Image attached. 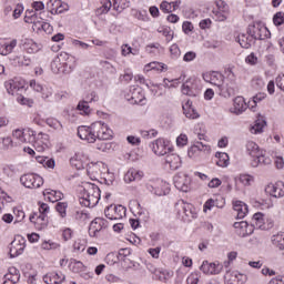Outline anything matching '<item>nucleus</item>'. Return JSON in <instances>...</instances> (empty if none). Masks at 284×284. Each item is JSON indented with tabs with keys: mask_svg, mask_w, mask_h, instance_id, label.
<instances>
[{
	"mask_svg": "<svg viewBox=\"0 0 284 284\" xmlns=\"http://www.w3.org/2000/svg\"><path fill=\"white\" fill-rule=\"evenodd\" d=\"M227 72V80L230 82L226 83L225 75L219 71H207L202 75L205 83H211V85L217 88L220 97H224V99L234 97V94H236V75H234L232 70H229Z\"/></svg>",
	"mask_w": 284,
	"mask_h": 284,
	"instance_id": "1",
	"label": "nucleus"
},
{
	"mask_svg": "<svg viewBox=\"0 0 284 284\" xmlns=\"http://www.w3.org/2000/svg\"><path fill=\"white\" fill-rule=\"evenodd\" d=\"M78 199L82 207H97L101 201V189L94 183L84 182L78 186Z\"/></svg>",
	"mask_w": 284,
	"mask_h": 284,
	"instance_id": "2",
	"label": "nucleus"
},
{
	"mask_svg": "<svg viewBox=\"0 0 284 284\" xmlns=\"http://www.w3.org/2000/svg\"><path fill=\"white\" fill-rule=\"evenodd\" d=\"M77 68V58L70 53L61 52L51 61L53 74H71Z\"/></svg>",
	"mask_w": 284,
	"mask_h": 284,
	"instance_id": "3",
	"label": "nucleus"
},
{
	"mask_svg": "<svg viewBox=\"0 0 284 284\" xmlns=\"http://www.w3.org/2000/svg\"><path fill=\"white\" fill-rule=\"evenodd\" d=\"M246 151L250 156L253 158L251 165L252 168H258L260 165H270L272 163V159L265 155V151L258 148V144L254 141H248L246 143Z\"/></svg>",
	"mask_w": 284,
	"mask_h": 284,
	"instance_id": "4",
	"label": "nucleus"
},
{
	"mask_svg": "<svg viewBox=\"0 0 284 284\" xmlns=\"http://www.w3.org/2000/svg\"><path fill=\"white\" fill-rule=\"evenodd\" d=\"M145 187L148 192L155 196H165L170 194V183L163 180H150L146 182Z\"/></svg>",
	"mask_w": 284,
	"mask_h": 284,
	"instance_id": "5",
	"label": "nucleus"
},
{
	"mask_svg": "<svg viewBox=\"0 0 284 284\" xmlns=\"http://www.w3.org/2000/svg\"><path fill=\"white\" fill-rule=\"evenodd\" d=\"M124 99L131 103V105H145V94L140 87H130L124 91Z\"/></svg>",
	"mask_w": 284,
	"mask_h": 284,
	"instance_id": "6",
	"label": "nucleus"
},
{
	"mask_svg": "<svg viewBox=\"0 0 284 284\" xmlns=\"http://www.w3.org/2000/svg\"><path fill=\"white\" fill-rule=\"evenodd\" d=\"M247 34L252 37L255 41H264V39H270L272 33L270 32V29L265 27L262 22H253L248 26Z\"/></svg>",
	"mask_w": 284,
	"mask_h": 284,
	"instance_id": "7",
	"label": "nucleus"
},
{
	"mask_svg": "<svg viewBox=\"0 0 284 284\" xmlns=\"http://www.w3.org/2000/svg\"><path fill=\"white\" fill-rule=\"evenodd\" d=\"M108 172V165L105 163L99 162H91L87 166V174L90 176L91 181H99L103 174Z\"/></svg>",
	"mask_w": 284,
	"mask_h": 284,
	"instance_id": "8",
	"label": "nucleus"
},
{
	"mask_svg": "<svg viewBox=\"0 0 284 284\" xmlns=\"http://www.w3.org/2000/svg\"><path fill=\"white\" fill-rule=\"evenodd\" d=\"M29 143L33 145L36 152H45L50 145V135L43 132L37 134V131H34V135H32Z\"/></svg>",
	"mask_w": 284,
	"mask_h": 284,
	"instance_id": "9",
	"label": "nucleus"
},
{
	"mask_svg": "<svg viewBox=\"0 0 284 284\" xmlns=\"http://www.w3.org/2000/svg\"><path fill=\"white\" fill-rule=\"evenodd\" d=\"M175 207L182 219H186V221H192V219H196V209L191 203L179 200L175 204Z\"/></svg>",
	"mask_w": 284,
	"mask_h": 284,
	"instance_id": "10",
	"label": "nucleus"
},
{
	"mask_svg": "<svg viewBox=\"0 0 284 284\" xmlns=\"http://www.w3.org/2000/svg\"><path fill=\"white\" fill-rule=\"evenodd\" d=\"M93 130L95 131V139L100 141H110L112 139V129L103 121L93 122Z\"/></svg>",
	"mask_w": 284,
	"mask_h": 284,
	"instance_id": "11",
	"label": "nucleus"
},
{
	"mask_svg": "<svg viewBox=\"0 0 284 284\" xmlns=\"http://www.w3.org/2000/svg\"><path fill=\"white\" fill-rule=\"evenodd\" d=\"M174 186L180 192H190L192 185V178L185 172H179L173 178Z\"/></svg>",
	"mask_w": 284,
	"mask_h": 284,
	"instance_id": "12",
	"label": "nucleus"
},
{
	"mask_svg": "<svg viewBox=\"0 0 284 284\" xmlns=\"http://www.w3.org/2000/svg\"><path fill=\"white\" fill-rule=\"evenodd\" d=\"M200 271L206 276H216L223 272V264L205 260L200 265Z\"/></svg>",
	"mask_w": 284,
	"mask_h": 284,
	"instance_id": "13",
	"label": "nucleus"
},
{
	"mask_svg": "<svg viewBox=\"0 0 284 284\" xmlns=\"http://www.w3.org/2000/svg\"><path fill=\"white\" fill-rule=\"evenodd\" d=\"M152 151L158 156H168L169 153L172 152V144H170V141L159 138L155 140L152 144Z\"/></svg>",
	"mask_w": 284,
	"mask_h": 284,
	"instance_id": "14",
	"label": "nucleus"
},
{
	"mask_svg": "<svg viewBox=\"0 0 284 284\" xmlns=\"http://www.w3.org/2000/svg\"><path fill=\"white\" fill-rule=\"evenodd\" d=\"M20 183L24 187H29L30 190H37L43 185V178L37 174H24L20 178Z\"/></svg>",
	"mask_w": 284,
	"mask_h": 284,
	"instance_id": "15",
	"label": "nucleus"
},
{
	"mask_svg": "<svg viewBox=\"0 0 284 284\" xmlns=\"http://www.w3.org/2000/svg\"><path fill=\"white\" fill-rule=\"evenodd\" d=\"M78 136L82 141H87V143H95L97 142V131H94V123L91 125H82L78 128Z\"/></svg>",
	"mask_w": 284,
	"mask_h": 284,
	"instance_id": "16",
	"label": "nucleus"
},
{
	"mask_svg": "<svg viewBox=\"0 0 284 284\" xmlns=\"http://www.w3.org/2000/svg\"><path fill=\"white\" fill-rule=\"evenodd\" d=\"M4 88L8 94L14 97L17 92H21L26 88V80L21 78H13L4 82Z\"/></svg>",
	"mask_w": 284,
	"mask_h": 284,
	"instance_id": "17",
	"label": "nucleus"
},
{
	"mask_svg": "<svg viewBox=\"0 0 284 284\" xmlns=\"http://www.w3.org/2000/svg\"><path fill=\"white\" fill-rule=\"evenodd\" d=\"M126 209L123 205H110L106 206L104 210L105 216L109 219V221H120V219H123L125 216Z\"/></svg>",
	"mask_w": 284,
	"mask_h": 284,
	"instance_id": "18",
	"label": "nucleus"
},
{
	"mask_svg": "<svg viewBox=\"0 0 284 284\" xmlns=\"http://www.w3.org/2000/svg\"><path fill=\"white\" fill-rule=\"evenodd\" d=\"M24 22L26 23H32V30L33 32H41L43 28V18L37 17V13H34L33 10H27L26 11V17H24Z\"/></svg>",
	"mask_w": 284,
	"mask_h": 284,
	"instance_id": "19",
	"label": "nucleus"
},
{
	"mask_svg": "<svg viewBox=\"0 0 284 284\" xmlns=\"http://www.w3.org/2000/svg\"><path fill=\"white\" fill-rule=\"evenodd\" d=\"M264 192L268 194L270 196H273L274 199H283L284 196V183L283 182H276V183H268Z\"/></svg>",
	"mask_w": 284,
	"mask_h": 284,
	"instance_id": "20",
	"label": "nucleus"
},
{
	"mask_svg": "<svg viewBox=\"0 0 284 284\" xmlns=\"http://www.w3.org/2000/svg\"><path fill=\"white\" fill-rule=\"evenodd\" d=\"M247 108H250L252 110V105H248L247 102H245V98L244 97H236L233 100V105L230 109L231 114H236V116L243 114V112H245V110H247Z\"/></svg>",
	"mask_w": 284,
	"mask_h": 284,
	"instance_id": "21",
	"label": "nucleus"
},
{
	"mask_svg": "<svg viewBox=\"0 0 284 284\" xmlns=\"http://www.w3.org/2000/svg\"><path fill=\"white\" fill-rule=\"evenodd\" d=\"M13 139L19 143H30L32 141V136H34V130L27 128V129H18L13 131Z\"/></svg>",
	"mask_w": 284,
	"mask_h": 284,
	"instance_id": "22",
	"label": "nucleus"
},
{
	"mask_svg": "<svg viewBox=\"0 0 284 284\" xmlns=\"http://www.w3.org/2000/svg\"><path fill=\"white\" fill-rule=\"evenodd\" d=\"M106 227L108 220L103 217H95L89 226V235L93 237L98 236L99 232H101V230H105Z\"/></svg>",
	"mask_w": 284,
	"mask_h": 284,
	"instance_id": "23",
	"label": "nucleus"
},
{
	"mask_svg": "<svg viewBox=\"0 0 284 284\" xmlns=\"http://www.w3.org/2000/svg\"><path fill=\"white\" fill-rule=\"evenodd\" d=\"M30 223H33L36 230H47L48 229V215L32 213L29 217Z\"/></svg>",
	"mask_w": 284,
	"mask_h": 284,
	"instance_id": "24",
	"label": "nucleus"
},
{
	"mask_svg": "<svg viewBox=\"0 0 284 284\" xmlns=\"http://www.w3.org/2000/svg\"><path fill=\"white\" fill-rule=\"evenodd\" d=\"M24 250H26V240L23 237L13 240L11 242V247H10L11 258H17V256H21Z\"/></svg>",
	"mask_w": 284,
	"mask_h": 284,
	"instance_id": "25",
	"label": "nucleus"
},
{
	"mask_svg": "<svg viewBox=\"0 0 284 284\" xmlns=\"http://www.w3.org/2000/svg\"><path fill=\"white\" fill-rule=\"evenodd\" d=\"M225 284H243L245 283V274H241L239 271H227L224 274Z\"/></svg>",
	"mask_w": 284,
	"mask_h": 284,
	"instance_id": "26",
	"label": "nucleus"
},
{
	"mask_svg": "<svg viewBox=\"0 0 284 284\" xmlns=\"http://www.w3.org/2000/svg\"><path fill=\"white\" fill-rule=\"evenodd\" d=\"M233 227L235 229V233L237 236H241L242 239H245V236H250L252 232H254V229L247 224L246 221L235 222L233 224Z\"/></svg>",
	"mask_w": 284,
	"mask_h": 284,
	"instance_id": "27",
	"label": "nucleus"
},
{
	"mask_svg": "<svg viewBox=\"0 0 284 284\" xmlns=\"http://www.w3.org/2000/svg\"><path fill=\"white\" fill-rule=\"evenodd\" d=\"M182 94L186 97H199V85L194 80H187L182 84Z\"/></svg>",
	"mask_w": 284,
	"mask_h": 284,
	"instance_id": "28",
	"label": "nucleus"
},
{
	"mask_svg": "<svg viewBox=\"0 0 284 284\" xmlns=\"http://www.w3.org/2000/svg\"><path fill=\"white\" fill-rule=\"evenodd\" d=\"M210 146L203 144V142H196L195 144L191 145L187 150V155L190 159H196V156L201 155V152H209Z\"/></svg>",
	"mask_w": 284,
	"mask_h": 284,
	"instance_id": "29",
	"label": "nucleus"
},
{
	"mask_svg": "<svg viewBox=\"0 0 284 284\" xmlns=\"http://www.w3.org/2000/svg\"><path fill=\"white\" fill-rule=\"evenodd\" d=\"M43 281L45 284H61L65 281V275L61 272H51L43 276Z\"/></svg>",
	"mask_w": 284,
	"mask_h": 284,
	"instance_id": "30",
	"label": "nucleus"
},
{
	"mask_svg": "<svg viewBox=\"0 0 284 284\" xmlns=\"http://www.w3.org/2000/svg\"><path fill=\"white\" fill-rule=\"evenodd\" d=\"M230 8L225 2L217 3V9L213 10L215 21H225L227 19V12Z\"/></svg>",
	"mask_w": 284,
	"mask_h": 284,
	"instance_id": "31",
	"label": "nucleus"
},
{
	"mask_svg": "<svg viewBox=\"0 0 284 284\" xmlns=\"http://www.w3.org/2000/svg\"><path fill=\"white\" fill-rule=\"evenodd\" d=\"M20 45L24 52H28V54H34L36 52H39V44H37V42L30 38L22 39Z\"/></svg>",
	"mask_w": 284,
	"mask_h": 284,
	"instance_id": "32",
	"label": "nucleus"
},
{
	"mask_svg": "<svg viewBox=\"0 0 284 284\" xmlns=\"http://www.w3.org/2000/svg\"><path fill=\"white\" fill-rule=\"evenodd\" d=\"M233 210L234 212H236L237 219H243L244 216H247V213L250 212L247 204L240 200L233 202Z\"/></svg>",
	"mask_w": 284,
	"mask_h": 284,
	"instance_id": "33",
	"label": "nucleus"
},
{
	"mask_svg": "<svg viewBox=\"0 0 284 284\" xmlns=\"http://www.w3.org/2000/svg\"><path fill=\"white\" fill-rule=\"evenodd\" d=\"M265 125H267L265 116L258 115L254 124L251 126V134H263Z\"/></svg>",
	"mask_w": 284,
	"mask_h": 284,
	"instance_id": "34",
	"label": "nucleus"
},
{
	"mask_svg": "<svg viewBox=\"0 0 284 284\" xmlns=\"http://www.w3.org/2000/svg\"><path fill=\"white\" fill-rule=\"evenodd\" d=\"M165 164L169 165L171 170H179V168H181V156L176 153H169L165 156Z\"/></svg>",
	"mask_w": 284,
	"mask_h": 284,
	"instance_id": "35",
	"label": "nucleus"
},
{
	"mask_svg": "<svg viewBox=\"0 0 284 284\" xmlns=\"http://www.w3.org/2000/svg\"><path fill=\"white\" fill-rule=\"evenodd\" d=\"M17 48V39L11 41L0 42V54L2 57H8V54H12V50Z\"/></svg>",
	"mask_w": 284,
	"mask_h": 284,
	"instance_id": "36",
	"label": "nucleus"
},
{
	"mask_svg": "<svg viewBox=\"0 0 284 284\" xmlns=\"http://www.w3.org/2000/svg\"><path fill=\"white\" fill-rule=\"evenodd\" d=\"M145 52H148V54H152V57H159L165 52V48L159 42H153L145 47Z\"/></svg>",
	"mask_w": 284,
	"mask_h": 284,
	"instance_id": "37",
	"label": "nucleus"
},
{
	"mask_svg": "<svg viewBox=\"0 0 284 284\" xmlns=\"http://www.w3.org/2000/svg\"><path fill=\"white\" fill-rule=\"evenodd\" d=\"M144 174L143 171H139L136 169H130L124 175L125 183H132L133 181H141Z\"/></svg>",
	"mask_w": 284,
	"mask_h": 284,
	"instance_id": "38",
	"label": "nucleus"
},
{
	"mask_svg": "<svg viewBox=\"0 0 284 284\" xmlns=\"http://www.w3.org/2000/svg\"><path fill=\"white\" fill-rule=\"evenodd\" d=\"M43 196L50 201V203H57L58 201H61L63 199V194L61 191H54L52 189H45L43 191Z\"/></svg>",
	"mask_w": 284,
	"mask_h": 284,
	"instance_id": "39",
	"label": "nucleus"
},
{
	"mask_svg": "<svg viewBox=\"0 0 284 284\" xmlns=\"http://www.w3.org/2000/svg\"><path fill=\"white\" fill-rule=\"evenodd\" d=\"M112 0H100V7L95 10V14L101 17L102 14H108L112 10Z\"/></svg>",
	"mask_w": 284,
	"mask_h": 284,
	"instance_id": "40",
	"label": "nucleus"
},
{
	"mask_svg": "<svg viewBox=\"0 0 284 284\" xmlns=\"http://www.w3.org/2000/svg\"><path fill=\"white\" fill-rule=\"evenodd\" d=\"M182 110L186 119H199V112L194 110L192 106V102L187 101L184 105H182Z\"/></svg>",
	"mask_w": 284,
	"mask_h": 284,
	"instance_id": "41",
	"label": "nucleus"
},
{
	"mask_svg": "<svg viewBox=\"0 0 284 284\" xmlns=\"http://www.w3.org/2000/svg\"><path fill=\"white\" fill-rule=\"evenodd\" d=\"M254 38H252L250 34H240L237 37V42L240 43L241 48H244L245 50L252 48V45H254Z\"/></svg>",
	"mask_w": 284,
	"mask_h": 284,
	"instance_id": "42",
	"label": "nucleus"
},
{
	"mask_svg": "<svg viewBox=\"0 0 284 284\" xmlns=\"http://www.w3.org/2000/svg\"><path fill=\"white\" fill-rule=\"evenodd\" d=\"M215 159H217L215 163L219 168H227L230 165V155L225 152H216Z\"/></svg>",
	"mask_w": 284,
	"mask_h": 284,
	"instance_id": "43",
	"label": "nucleus"
},
{
	"mask_svg": "<svg viewBox=\"0 0 284 284\" xmlns=\"http://www.w3.org/2000/svg\"><path fill=\"white\" fill-rule=\"evenodd\" d=\"M271 242L274 247H278L281 251L284 250V233L278 232L271 236Z\"/></svg>",
	"mask_w": 284,
	"mask_h": 284,
	"instance_id": "44",
	"label": "nucleus"
},
{
	"mask_svg": "<svg viewBox=\"0 0 284 284\" xmlns=\"http://www.w3.org/2000/svg\"><path fill=\"white\" fill-rule=\"evenodd\" d=\"M69 270L73 272V274H81V272L85 270V266L81 261L70 260Z\"/></svg>",
	"mask_w": 284,
	"mask_h": 284,
	"instance_id": "45",
	"label": "nucleus"
},
{
	"mask_svg": "<svg viewBox=\"0 0 284 284\" xmlns=\"http://www.w3.org/2000/svg\"><path fill=\"white\" fill-rule=\"evenodd\" d=\"M36 161L40 163V165H43V168H50L51 170L54 169L55 165L54 159L43 155H37Z\"/></svg>",
	"mask_w": 284,
	"mask_h": 284,
	"instance_id": "46",
	"label": "nucleus"
},
{
	"mask_svg": "<svg viewBox=\"0 0 284 284\" xmlns=\"http://www.w3.org/2000/svg\"><path fill=\"white\" fill-rule=\"evenodd\" d=\"M242 183L244 187H250L254 183V176L251 174H240L239 178H235V183Z\"/></svg>",
	"mask_w": 284,
	"mask_h": 284,
	"instance_id": "47",
	"label": "nucleus"
},
{
	"mask_svg": "<svg viewBox=\"0 0 284 284\" xmlns=\"http://www.w3.org/2000/svg\"><path fill=\"white\" fill-rule=\"evenodd\" d=\"M77 110L80 112V114H82V116H90V114L92 113L90 104L84 100L78 103Z\"/></svg>",
	"mask_w": 284,
	"mask_h": 284,
	"instance_id": "48",
	"label": "nucleus"
},
{
	"mask_svg": "<svg viewBox=\"0 0 284 284\" xmlns=\"http://www.w3.org/2000/svg\"><path fill=\"white\" fill-rule=\"evenodd\" d=\"M130 8V0H113V10L115 12H123V10H128Z\"/></svg>",
	"mask_w": 284,
	"mask_h": 284,
	"instance_id": "49",
	"label": "nucleus"
},
{
	"mask_svg": "<svg viewBox=\"0 0 284 284\" xmlns=\"http://www.w3.org/2000/svg\"><path fill=\"white\" fill-rule=\"evenodd\" d=\"M265 215L258 212L253 215V225L257 227V230H265Z\"/></svg>",
	"mask_w": 284,
	"mask_h": 284,
	"instance_id": "50",
	"label": "nucleus"
},
{
	"mask_svg": "<svg viewBox=\"0 0 284 284\" xmlns=\"http://www.w3.org/2000/svg\"><path fill=\"white\" fill-rule=\"evenodd\" d=\"M145 72H150V70H156L158 72H163L168 70V65L161 62H151L144 67Z\"/></svg>",
	"mask_w": 284,
	"mask_h": 284,
	"instance_id": "51",
	"label": "nucleus"
},
{
	"mask_svg": "<svg viewBox=\"0 0 284 284\" xmlns=\"http://www.w3.org/2000/svg\"><path fill=\"white\" fill-rule=\"evenodd\" d=\"M158 32L165 37L166 43H170L174 39V31L170 27H160Z\"/></svg>",
	"mask_w": 284,
	"mask_h": 284,
	"instance_id": "52",
	"label": "nucleus"
},
{
	"mask_svg": "<svg viewBox=\"0 0 284 284\" xmlns=\"http://www.w3.org/2000/svg\"><path fill=\"white\" fill-rule=\"evenodd\" d=\"M47 8L51 12V14H57V12H61L59 8H61V0H49L47 2Z\"/></svg>",
	"mask_w": 284,
	"mask_h": 284,
	"instance_id": "53",
	"label": "nucleus"
},
{
	"mask_svg": "<svg viewBox=\"0 0 284 284\" xmlns=\"http://www.w3.org/2000/svg\"><path fill=\"white\" fill-rule=\"evenodd\" d=\"M55 210L61 219H65L68 216V202H58Z\"/></svg>",
	"mask_w": 284,
	"mask_h": 284,
	"instance_id": "54",
	"label": "nucleus"
},
{
	"mask_svg": "<svg viewBox=\"0 0 284 284\" xmlns=\"http://www.w3.org/2000/svg\"><path fill=\"white\" fill-rule=\"evenodd\" d=\"M47 125H49V128H52L53 130H58V132H61V130H63V124H61V122L54 118H48L45 120Z\"/></svg>",
	"mask_w": 284,
	"mask_h": 284,
	"instance_id": "55",
	"label": "nucleus"
},
{
	"mask_svg": "<svg viewBox=\"0 0 284 284\" xmlns=\"http://www.w3.org/2000/svg\"><path fill=\"white\" fill-rule=\"evenodd\" d=\"M99 93H97L95 91H91L89 93H87V95L84 97L83 101H85L87 103H99Z\"/></svg>",
	"mask_w": 284,
	"mask_h": 284,
	"instance_id": "56",
	"label": "nucleus"
},
{
	"mask_svg": "<svg viewBox=\"0 0 284 284\" xmlns=\"http://www.w3.org/2000/svg\"><path fill=\"white\" fill-rule=\"evenodd\" d=\"M61 247V244L52 242V240L44 241L41 244L42 250H59Z\"/></svg>",
	"mask_w": 284,
	"mask_h": 284,
	"instance_id": "57",
	"label": "nucleus"
},
{
	"mask_svg": "<svg viewBox=\"0 0 284 284\" xmlns=\"http://www.w3.org/2000/svg\"><path fill=\"white\" fill-rule=\"evenodd\" d=\"M201 273L199 272H194L191 273L187 278H186V283L187 284H201Z\"/></svg>",
	"mask_w": 284,
	"mask_h": 284,
	"instance_id": "58",
	"label": "nucleus"
},
{
	"mask_svg": "<svg viewBox=\"0 0 284 284\" xmlns=\"http://www.w3.org/2000/svg\"><path fill=\"white\" fill-rule=\"evenodd\" d=\"M73 251L78 252V254H81V252H85V241L77 240L73 243Z\"/></svg>",
	"mask_w": 284,
	"mask_h": 284,
	"instance_id": "59",
	"label": "nucleus"
},
{
	"mask_svg": "<svg viewBox=\"0 0 284 284\" xmlns=\"http://www.w3.org/2000/svg\"><path fill=\"white\" fill-rule=\"evenodd\" d=\"M212 207H221L219 205V200L209 199L203 205V211L207 212V210H212Z\"/></svg>",
	"mask_w": 284,
	"mask_h": 284,
	"instance_id": "60",
	"label": "nucleus"
},
{
	"mask_svg": "<svg viewBox=\"0 0 284 284\" xmlns=\"http://www.w3.org/2000/svg\"><path fill=\"white\" fill-rule=\"evenodd\" d=\"M252 87L255 90H263V88H265V80H263V78L256 77L252 80Z\"/></svg>",
	"mask_w": 284,
	"mask_h": 284,
	"instance_id": "61",
	"label": "nucleus"
},
{
	"mask_svg": "<svg viewBox=\"0 0 284 284\" xmlns=\"http://www.w3.org/2000/svg\"><path fill=\"white\" fill-rule=\"evenodd\" d=\"M245 63L247 65H258V57H256V53L252 52L245 58Z\"/></svg>",
	"mask_w": 284,
	"mask_h": 284,
	"instance_id": "62",
	"label": "nucleus"
},
{
	"mask_svg": "<svg viewBox=\"0 0 284 284\" xmlns=\"http://www.w3.org/2000/svg\"><path fill=\"white\" fill-rule=\"evenodd\" d=\"M273 23L274 26H283L284 23V12H277L273 17Z\"/></svg>",
	"mask_w": 284,
	"mask_h": 284,
	"instance_id": "63",
	"label": "nucleus"
},
{
	"mask_svg": "<svg viewBox=\"0 0 284 284\" xmlns=\"http://www.w3.org/2000/svg\"><path fill=\"white\" fill-rule=\"evenodd\" d=\"M170 54H171V58L173 59H179V57H181V49L179 48L178 44H172L170 47Z\"/></svg>",
	"mask_w": 284,
	"mask_h": 284,
	"instance_id": "64",
	"label": "nucleus"
}]
</instances>
